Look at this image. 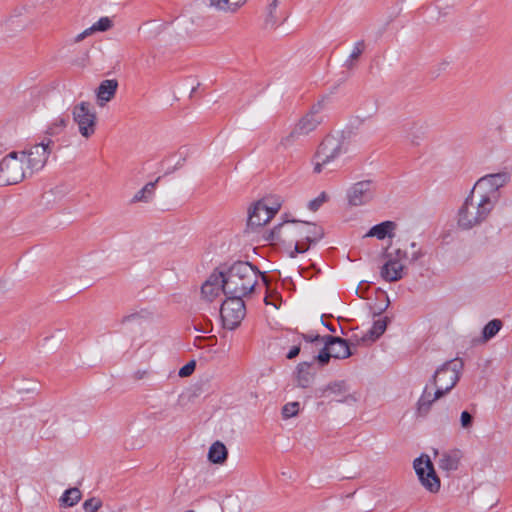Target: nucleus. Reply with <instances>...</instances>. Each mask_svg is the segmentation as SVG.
I'll return each instance as SVG.
<instances>
[{"instance_id": "obj_1", "label": "nucleus", "mask_w": 512, "mask_h": 512, "mask_svg": "<svg viewBox=\"0 0 512 512\" xmlns=\"http://www.w3.org/2000/svg\"><path fill=\"white\" fill-rule=\"evenodd\" d=\"M322 237V228L314 223L285 219L269 232L267 239L287 244L290 247V256L295 257L296 254L307 251L309 244Z\"/></svg>"}, {"instance_id": "obj_2", "label": "nucleus", "mask_w": 512, "mask_h": 512, "mask_svg": "<svg viewBox=\"0 0 512 512\" xmlns=\"http://www.w3.org/2000/svg\"><path fill=\"white\" fill-rule=\"evenodd\" d=\"M462 371V363L457 360L446 361L438 366L417 402L419 413H427L431 405L447 395L457 384Z\"/></svg>"}, {"instance_id": "obj_3", "label": "nucleus", "mask_w": 512, "mask_h": 512, "mask_svg": "<svg viewBox=\"0 0 512 512\" xmlns=\"http://www.w3.org/2000/svg\"><path fill=\"white\" fill-rule=\"evenodd\" d=\"M226 296L245 297L255 288L259 272L248 262L238 261L220 269Z\"/></svg>"}, {"instance_id": "obj_4", "label": "nucleus", "mask_w": 512, "mask_h": 512, "mask_svg": "<svg viewBox=\"0 0 512 512\" xmlns=\"http://www.w3.org/2000/svg\"><path fill=\"white\" fill-rule=\"evenodd\" d=\"M348 152L349 142L342 133L327 136L314 156L313 172L333 171Z\"/></svg>"}, {"instance_id": "obj_5", "label": "nucleus", "mask_w": 512, "mask_h": 512, "mask_svg": "<svg viewBox=\"0 0 512 512\" xmlns=\"http://www.w3.org/2000/svg\"><path fill=\"white\" fill-rule=\"evenodd\" d=\"M494 206L472 190L459 207L456 214V225L461 230H471L486 222Z\"/></svg>"}, {"instance_id": "obj_6", "label": "nucleus", "mask_w": 512, "mask_h": 512, "mask_svg": "<svg viewBox=\"0 0 512 512\" xmlns=\"http://www.w3.org/2000/svg\"><path fill=\"white\" fill-rule=\"evenodd\" d=\"M72 123L84 140L91 139L97 131L98 116L94 106L88 101H79L71 106Z\"/></svg>"}, {"instance_id": "obj_7", "label": "nucleus", "mask_w": 512, "mask_h": 512, "mask_svg": "<svg viewBox=\"0 0 512 512\" xmlns=\"http://www.w3.org/2000/svg\"><path fill=\"white\" fill-rule=\"evenodd\" d=\"M325 111L326 107L324 101H319L313 105L309 112L294 126L290 134L282 138L280 145L287 149L300 137H304L314 131L323 121Z\"/></svg>"}, {"instance_id": "obj_8", "label": "nucleus", "mask_w": 512, "mask_h": 512, "mask_svg": "<svg viewBox=\"0 0 512 512\" xmlns=\"http://www.w3.org/2000/svg\"><path fill=\"white\" fill-rule=\"evenodd\" d=\"M509 180L510 175L507 172L487 174L479 178L471 190L495 207L499 199V190Z\"/></svg>"}, {"instance_id": "obj_9", "label": "nucleus", "mask_w": 512, "mask_h": 512, "mask_svg": "<svg viewBox=\"0 0 512 512\" xmlns=\"http://www.w3.org/2000/svg\"><path fill=\"white\" fill-rule=\"evenodd\" d=\"M52 141L46 139L22 151H18L29 175L42 170L50 156Z\"/></svg>"}, {"instance_id": "obj_10", "label": "nucleus", "mask_w": 512, "mask_h": 512, "mask_svg": "<svg viewBox=\"0 0 512 512\" xmlns=\"http://www.w3.org/2000/svg\"><path fill=\"white\" fill-rule=\"evenodd\" d=\"M283 200L280 196H268L256 202L248 217L250 227H260L267 224L280 210Z\"/></svg>"}, {"instance_id": "obj_11", "label": "nucleus", "mask_w": 512, "mask_h": 512, "mask_svg": "<svg viewBox=\"0 0 512 512\" xmlns=\"http://www.w3.org/2000/svg\"><path fill=\"white\" fill-rule=\"evenodd\" d=\"M413 469L421 486L429 493L436 494L441 488V482L436 474L430 457L422 454L413 461Z\"/></svg>"}, {"instance_id": "obj_12", "label": "nucleus", "mask_w": 512, "mask_h": 512, "mask_svg": "<svg viewBox=\"0 0 512 512\" xmlns=\"http://www.w3.org/2000/svg\"><path fill=\"white\" fill-rule=\"evenodd\" d=\"M406 252L400 248H391L384 256V263L380 275L385 281H398L403 277Z\"/></svg>"}, {"instance_id": "obj_13", "label": "nucleus", "mask_w": 512, "mask_h": 512, "mask_svg": "<svg viewBox=\"0 0 512 512\" xmlns=\"http://www.w3.org/2000/svg\"><path fill=\"white\" fill-rule=\"evenodd\" d=\"M29 174L18 152H11L0 162V179L6 184H16Z\"/></svg>"}, {"instance_id": "obj_14", "label": "nucleus", "mask_w": 512, "mask_h": 512, "mask_svg": "<svg viewBox=\"0 0 512 512\" xmlns=\"http://www.w3.org/2000/svg\"><path fill=\"white\" fill-rule=\"evenodd\" d=\"M243 297L227 296L220 309L223 326L229 330L237 328L245 317Z\"/></svg>"}, {"instance_id": "obj_15", "label": "nucleus", "mask_w": 512, "mask_h": 512, "mask_svg": "<svg viewBox=\"0 0 512 512\" xmlns=\"http://www.w3.org/2000/svg\"><path fill=\"white\" fill-rule=\"evenodd\" d=\"M375 197V185L370 180L354 183L347 191V201L351 206H363Z\"/></svg>"}, {"instance_id": "obj_16", "label": "nucleus", "mask_w": 512, "mask_h": 512, "mask_svg": "<svg viewBox=\"0 0 512 512\" xmlns=\"http://www.w3.org/2000/svg\"><path fill=\"white\" fill-rule=\"evenodd\" d=\"M351 355L347 342L338 337H328L325 346L318 354V361L324 365L330 358L345 359Z\"/></svg>"}, {"instance_id": "obj_17", "label": "nucleus", "mask_w": 512, "mask_h": 512, "mask_svg": "<svg viewBox=\"0 0 512 512\" xmlns=\"http://www.w3.org/2000/svg\"><path fill=\"white\" fill-rule=\"evenodd\" d=\"M221 294H225L224 279L219 270L214 271L201 285V298L206 302H212Z\"/></svg>"}, {"instance_id": "obj_18", "label": "nucleus", "mask_w": 512, "mask_h": 512, "mask_svg": "<svg viewBox=\"0 0 512 512\" xmlns=\"http://www.w3.org/2000/svg\"><path fill=\"white\" fill-rule=\"evenodd\" d=\"M397 223L394 221H383L372 226L365 234V237H374L378 240L392 239L396 235Z\"/></svg>"}, {"instance_id": "obj_19", "label": "nucleus", "mask_w": 512, "mask_h": 512, "mask_svg": "<svg viewBox=\"0 0 512 512\" xmlns=\"http://www.w3.org/2000/svg\"><path fill=\"white\" fill-rule=\"evenodd\" d=\"M117 87L118 83L113 79L104 80L100 83L96 90V102L99 107H104L114 98Z\"/></svg>"}, {"instance_id": "obj_20", "label": "nucleus", "mask_w": 512, "mask_h": 512, "mask_svg": "<svg viewBox=\"0 0 512 512\" xmlns=\"http://www.w3.org/2000/svg\"><path fill=\"white\" fill-rule=\"evenodd\" d=\"M435 460L439 469L452 472L458 468L460 456L456 451L435 452Z\"/></svg>"}, {"instance_id": "obj_21", "label": "nucleus", "mask_w": 512, "mask_h": 512, "mask_svg": "<svg viewBox=\"0 0 512 512\" xmlns=\"http://www.w3.org/2000/svg\"><path fill=\"white\" fill-rule=\"evenodd\" d=\"M157 180L154 182L146 183L140 190H138L132 197V203H148L155 194Z\"/></svg>"}, {"instance_id": "obj_22", "label": "nucleus", "mask_w": 512, "mask_h": 512, "mask_svg": "<svg viewBox=\"0 0 512 512\" xmlns=\"http://www.w3.org/2000/svg\"><path fill=\"white\" fill-rule=\"evenodd\" d=\"M227 454L226 446L223 443L216 441L209 448L208 459L214 464H222L227 459Z\"/></svg>"}, {"instance_id": "obj_23", "label": "nucleus", "mask_w": 512, "mask_h": 512, "mask_svg": "<svg viewBox=\"0 0 512 512\" xmlns=\"http://www.w3.org/2000/svg\"><path fill=\"white\" fill-rule=\"evenodd\" d=\"M386 328H387V319L386 318L376 319L373 322L371 328L363 336V340L364 341H375L385 332Z\"/></svg>"}, {"instance_id": "obj_24", "label": "nucleus", "mask_w": 512, "mask_h": 512, "mask_svg": "<svg viewBox=\"0 0 512 512\" xmlns=\"http://www.w3.org/2000/svg\"><path fill=\"white\" fill-rule=\"evenodd\" d=\"M246 0H209L210 6L224 12H235Z\"/></svg>"}, {"instance_id": "obj_25", "label": "nucleus", "mask_w": 512, "mask_h": 512, "mask_svg": "<svg viewBox=\"0 0 512 512\" xmlns=\"http://www.w3.org/2000/svg\"><path fill=\"white\" fill-rule=\"evenodd\" d=\"M81 496V491L78 488L67 489L59 499L60 505L63 507H73L80 501Z\"/></svg>"}, {"instance_id": "obj_26", "label": "nucleus", "mask_w": 512, "mask_h": 512, "mask_svg": "<svg viewBox=\"0 0 512 512\" xmlns=\"http://www.w3.org/2000/svg\"><path fill=\"white\" fill-rule=\"evenodd\" d=\"M114 26V20L111 17L103 16L94 22L90 28L94 34L109 31Z\"/></svg>"}, {"instance_id": "obj_27", "label": "nucleus", "mask_w": 512, "mask_h": 512, "mask_svg": "<svg viewBox=\"0 0 512 512\" xmlns=\"http://www.w3.org/2000/svg\"><path fill=\"white\" fill-rule=\"evenodd\" d=\"M66 126L67 120L62 116H58L49 124L47 128V134L50 136L57 135L61 133L66 128Z\"/></svg>"}, {"instance_id": "obj_28", "label": "nucleus", "mask_w": 512, "mask_h": 512, "mask_svg": "<svg viewBox=\"0 0 512 512\" xmlns=\"http://www.w3.org/2000/svg\"><path fill=\"white\" fill-rule=\"evenodd\" d=\"M279 19L280 15L277 11V1L272 0L267 8L266 24L270 27H274L277 25Z\"/></svg>"}, {"instance_id": "obj_29", "label": "nucleus", "mask_w": 512, "mask_h": 512, "mask_svg": "<svg viewBox=\"0 0 512 512\" xmlns=\"http://www.w3.org/2000/svg\"><path fill=\"white\" fill-rule=\"evenodd\" d=\"M501 328V322L499 320H492L488 322L483 328V337L490 339L494 337Z\"/></svg>"}, {"instance_id": "obj_30", "label": "nucleus", "mask_w": 512, "mask_h": 512, "mask_svg": "<svg viewBox=\"0 0 512 512\" xmlns=\"http://www.w3.org/2000/svg\"><path fill=\"white\" fill-rule=\"evenodd\" d=\"M300 410V404L299 402H288L286 403L282 408V416L285 419H289L292 417H295Z\"/></svg>"}, {"instance_id": "obj_31", "label": "nucleus", "mask_w": 512, "mask_h": 512, "mask_svg": "<svg viewBox=\"0 0 512 512\" xmlns=\"http://www.w3.org/2000/svg\"><path fill=\"white\" fill-rule=\"evenodd\" d=\"M160 27L161 26L156 23H147L141 28V31L145 39L151 40L159 33Z\"/></svg>"}, {"instance_id": "obj_32", "label": "nucleus", "mask_w": 512, "mask_h": 512, "mask_svg": "<svg viewBox=\"0 0 512 512\" xmlns=\"http://www.w3.org/2000/svg\"><path fill=\"white\" fill-rule=\"evenodd\" d=\"M328 200V195L325 192H321L317 197L311 199L307 207L310 211H317L326 201Z\"/></svg>"}, {"instance_id": "obj_33", "label": "nucleus", "mask_w": 512, "mask_h": 512, "mask_svg": "<svg viewBox=\"0 0 512 512\" xmlns=\"http://www.w3.org/2000/svg\"><path fill=\"white\" fill-rule=\"evenodd\" d=\"M101 506L102 502L98 498H90L83 503L85 512H97Z\"/></svg>"}, {"instance_id": "obj_34", "label": "nucleus", "mask_w": 512, "mask_h": 512, "mask_svg": "<svg viewBox=\"0 0 512 512\" xmlns=\"http://www.w3.org/2000/svg\"><path fill=\"white\" fill-rule=\"evenodd\" d=\"M460 425L465 430L471 429L473 425V417L468 411L461 412Z\"/></svg>"}, {"instance_id": "obj_35", "label": "nucleus", "mask_w": 512, "mask_h": 512, "mask_svg": "<svg viewBox=\"0 0 512 512\" xmlns=\"http://www.w3.org/2000/svg\"><path fill=\"white\" fill-rule=\"evenodd\" d=\"M195 362L194 361H190L189 363H187L186 365H184L182 368H180L179 370V376L180 377H187L189 375H191L194 370H195Z\"/></svg>"}, {"instance_id": "obj_36", "label": "nucleus", "mask_w": 512, "mask_h": 512, "mask_svg": "<svg viewBox=\"0 0 512 512\" xmlns=\"http://www.w3.org/2000/svg\"><path fill=\"white\" fill-rule=\"evenodd\" d=\"M94 33L93 31L91 30L90 27L84 29L82 32L78 33L77 35H75L73 37V43H80L82 42L84 39H86L87 37H90V36H93Z\"/></svg>"}, {"instance_id": "obj_37", "label": "nucleus", "mask_w": 512, "mask_h": 512, "mask_svg": "<svg viewBox=\"0 0 512 512\" xmlns=\"http://www.w3.org/2000/svg\"><path fill=\"white\" fill-rule=\"evenodd\" d=\"M363 50L364 44L362 42H357L351 50L349 59L356 60L362 54Z\"/></svg>"}, {"instance_id": "obj_38", "label": "nucleus", "mask_w": 512, "mask_h": 512, "mask_svg": "<svg viewBox=\"0 0 512 512\" xmlns=\"http://www.w3.org/2000/svg\"><path fill=\"white\" fill-rule=\"evenodd\" d=\"M344 388V385L342 383H332L327 386V388L324 390L323 394L331 393V394H338L340 393Z\"/></svg>"}, {"instance_id": "obj_39", "label": "nucleus", "mask_w": 512, "mask_h": 512, "mask_svg": "<svg viewBox=\"0 0 512 512\" xmlns=\"http://www.w3.org/2000/svg\"><path fill=\"white\" fill-rule=\"evenodd\" d=\"M299 352H300V348L298 346H293L289 350V352L287 354V358L288 359H293V358H295L299 354Z\"/></svg>"}, {"instance_id": "obj_40", "label": "nucleus", "mask_w": 512, "mask_h": 512, "mask_svg": "<svg viewBox=\"0 0 512 512\" xmlns=\"http://www.w3.org/2000/svg\"><path fill=\"white\" fill-rule=\"evenodd\" d=\"M318 338H319V336H316V337H312V336H311V337H309V338L307 337V340H309V341L313 342V341L318 340Z\"/></svg>"}, {"instance_id": "obj_41", "label": "nucleus", "mask_w": 512, "mask_h": 512, "mask_svg": "<svg viewBox=\"0 0 512 512\" xmlns=\"http://www.w3.org/2000/svg\"><path fill=\"white\" fill-rule=\"evenodd\" d=\"M236 499L232 498V497H228L226 499V504H229V502H232V501H235Z\"/></svg>"}, {"instance_id": "obj_42", "label": "nucleus", "mask_w": 512, "mask_h": 512, "mask_svg": "<svg viewBox=\"0 0 512 512\" xmlns=\"http://www.w3.org/2000/svg\"><path fill=\"white\" fill-rule=\"evenodd\" d=\"M413 259H417L418 258V254L414 253L413 256H412Z\"/></svg>"}]
</instances>
